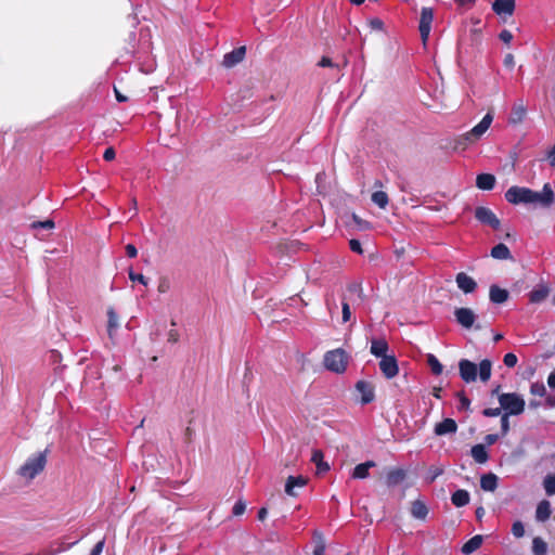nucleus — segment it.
Masks as SVG:
<instances>
[{
    "instance_id": "obj_54",
    "label": "nucleus",
    "mask_w": 555,
    "mask_h": 555,
    "mask_svg": "<svg viewBox=\"0 0 555 555\" xmlns=\"http://www.w3.org/2000/svg\"><path fill=\"white\" fill-rule=\"evenodd\" d=\"M319 66L321 67H335L336 65L332 62L330 57L323 56L319 62Z\"/></svg>"
},
{
    "instance_id": "obj_58",
    "label": "nucleus",
    "mask_w": 555,
    "mask_h": 555,
    "mask_svg": "<svg viewBox=\"0 0 555 555\" xmlns=\"http://www.w3.org/2000/svg\"><path fill=\"white\" fill-rule=\"evenodd\" d=\"M179 340V334L177 331L171 330L168 332V341L176 344Z\"/></svg>"
},
{
    "instance_id": "obj_53",
    "label": "nucleus",
    "mask_w": 555,
    "mask_h": 555,
    "mask_svg": "<svg viewBox=\"0 0 555 555\" xmlns=\"http://www.w3.org/2000/svg\"><path fill=\"white\" fill-rule=\"evenodd\" d=\"M459 399H460V409H463V410H466L469 408V404H470V401L468 398H466L463 393H459L457 395Z\"/></svg>"
},
{
    "instance_id": "obj_26",
    "label": "nucleus",
    "mask_w": 555,
    "mask_h": 555,
    "mask_svg": "<svg viewBox=\"0 0 555 555\" xmlns=\"http://www.w3.org/2000/svg\"><path fill=\"white\" fill-rule=\"evenodd\" d=\"M491 256L494 259H499V260L512 259V255H511V251H509L508 247L505 244H502V243L495 245L491 249Z\"/></svg>"
},
{
    "instance_id": "obj_1",
    "label": "nucleus",
    "mask_w": 555,
    "mask_h": 555,
    "mask_svg": "<svg viewBox=\"0 0 555 555\" xmlns=\"http://www.w3.org/2000/svg\"><path fill=\"white\" fill-rule=\"evenodd\" d=\"M505 198L514 205L534 203L543 207H550L554 203V193L548 183L544 184L541 193L528 188L512 186L506 191Z\"/></svg>"
},
{
    "instance_id": "obj_43",
    "label": "nucleus",
    "mask_w": 555,
    "mask_h": 555,
    "mask_svg": "<svg viewBox=\"0 0 555 555\" xmlns=\"http://www.w3.org/2000/svg\"><path fill=\"white\" fill-rule=\"evenodd\" d=\"M341 308H343V311H341V313H343V322L350 321V319H351V311H350V307H349V304L346 300V298H344V300H343Z\"/></svg>"
},
{
    "instance_id": "obj_24",
    "label": "nucleus",
    "mask_w": 555,
    "mask_h": 555,
    "mask_svg": "<svg viewBox=\"0 0 555 555\" xmlns=\"http://www.w3.org/2000/svg\"><path fill=\"white\" fill-rule=\"evenodd\" d=\"M483 538L480 534H477L469 539L463 546L462 552L466 555L472 554L473 552L477 551L481 544H482Z\"/></svg>"
},
{
    "instance_id": "obj_36",
    "label": "nucleus",
    "mask_w": 555,
    "mask_h": 555,
    "mask_svg": "<svg viewBox=\"0 0 555 555\" xmlns=\"http://www.w3.org/2000/svg\"><path fill=\"white\" fill-rule=\"evenodd\" d=\"M427 363L428 365L430 366L431 369V372L436 375H439L442 373V365L441 363L438 361V359L434 356V354H428L427 356Z\"/></svg>"
},
{
    "instance_id": "obj_50",
    "label": "nucleus",
    "mask_w": 555,
    "mask_h": 555,
    "mask_svg": "<svg viewBox=\"0 0 555 555\" xmlns=\"http://www.w3.org/2000/svg\"><path fill=\"white\" fill-rule=\"evenodd\" d=\"M499 37L503 42L509 43L513 39V34L509 30L504 29L500 33Z\"/></svg>"
},
{
    "instance_id": "obj_51",
    "label": "nucleus",
    "mask_w": 555,
    "mask_h": 555,
    "mask_svg": "<svg viewBox=\"0 0 555 555\" xmlns=\"http://www.w3.org/2000/svg\"><path fill=\"white\" fill-rule=\"evenodd\" d=\"M501 428L504 435L509 430V422L507 414H503V416L501 417Z\"/></svg>"
},
{
    "instance_id": "obj_61",
    "label": "nucleus",
    "mask_w": 555,
    "mask_h": 555,
    "mask_svg": "<svg viewBox=\"0 0 555 555\" xmlns=\"http://www.w3.org/2000/svg\"><path fill=\"white\" fill-rule=\"evenodd\" d=\"M547 384L550 387L555 388V370L548 375Z\"/></svg>"
},
{
    "instance_id": "obj_14",
    "label": "nucleus",
    "mask_w": 555,
    "mask_h": 555,
    "mask_svg": "<svg viewBox=\"0 0 555 555\" xmlns=\"http://www.w3.org/2000/svg\"><path fill=\"white\" fill-rule=\"evenodd\" d=\"M245 47H240L230 53H227L223 57V66L231 68L243 61L245 56Z\"/></svg>"
},
{
    "instance_id": "obj_16",
    "label": "nucleus",
    "mask_w": 555,
    "mask_h": 555,
    "mask_svg": "<svg viewBox=\"0 0 555 555\" xmlns=\"http://www.w3.org/2000/svg\"><path fill=\"white\" fill-rule=\"evenodd\" d=\"M492 10L498 14L512 15L515 10L514 0H495L492 4Z\"/></svg>"
},
{
    "instance_id": "obj_42",
    "label": "nucleus",
    "mask_w": 555,
    "mask_h": 555,
    "mask_svg": "<svg viewBox=\"0 0 555 555\" xmlns=\"http://www.w3.org/2000/svg\"><path fill=\"white\" fill-rule=\"evenodd\" d=\"M442 473H443L442 467H430L426 479L429 483H431Z\"/></svg>"
},
{
    "instance_id": "obj_27",
    "label": "nucleus",
    "mask_w": 555,
    "mask_h": 555,
    "mask_svg": "<svg viewBox=\"0 0 555 555\" xmlns=\"http://www.w3.org/2000/svg\"><path fill=\"white\" fill-rule=\"evenodd\" d=\"M411 514L417 519H425L428 514L427 506L420 500L412 502Z\"/></svg>"
},
{
    "instance_id": "obj_8",
    "label": "nucleus",
    "mask_w": 555,
    "mask_h": 555,
    "mask_svg": "<svg viewBox=\"0 0 555 555\" xmlns=\"http://www.w3.org/2000/svg\"><path fill=\"white\" fill-rule=\"evenodd\" d=\"M456 322L465 328H470L477 315L470 308H456L454 311Z\"/></svg>"
},
{
    "instance_id": "obj_10",
    "label": "nucleus",
    "mask_w": 555,
    "mask_h": 555,
    "mask_svg": "<svg viewBox=\"0 0 555 555\" xmlns=\"http://www.w3.org/2000/svg\"><path fill=\"white\" fill-rule=\"evenodd\" d=\"M379 369L384 376L388 379L398 375L399 367L395 356L384 357L379 361Z\"/></svg>"
},
{
    "instance_id": "obj_9",
    "label": "nucleus",
    "mask_w": 555,
    "mask_h": 555,
    "mask_svg": "<svg viewBox=\"0 0 555 555\" xmlns=\"http://www.w3.org/2000/svg\"><path fill=\"white\" fill-rule=\"evenodd\" d=\"M434 18L433 10L429 8H423L421 12V21H420V33L423 42L425 43L428 39L431 22Z\"/></svg>"
},
{
    "instance_id": "obj_21",
    "label": "nucleus",
    "mask_w": 555,
    "mask_h": 555,
    "mask_svg": "<svg viewBox=\"0 0 555 555\" xmlns=\"http://www.w3.org/2000/svg\"><path fill=\"white\" fill-rule=\"evenodd\" d=\"M489 297L490 300L494 304H503L508 299V292L499 287L498 285H491Z\"/></svg>"
},
{
    "instance_id": "obj_30",
    "label": "nucleus",
    "mask_w": 555,
    "mask_h": 555,
    "mask_svg": "<svg viewBox=\"0 0 555 555\" xmlns=\"http://www.w3.org/2000/svg\"><path fill=\"white\" fill-rule=\"evenodd\" d=\"M472 456L477 463L483 464L488 460V453L483 444H476L472 448Z\"/></svg>"
},
{
    "instance_id": "obj_56",
    "label": "nucleus",
    "mask_w": 555,
    "mask_h": 555,
    "mask_svg": "<svg viewBox=\"0 0 555 555\" xmlns=\"http://www.w3.org/2000/svg\"><path fill=\"white\" fill-rule=\"evenodd\" d=\"M126 253L129 257L134 258L138 255V250L134 245L128 244L126 246Z\"/></svg>"
},
{
    "instance_id": "obj_45",
    "label": "nucleus",
    "mask_w": 555,
    "mask_h": 555,
    "mask_svg": "<svg viewBox=\"0 0 555 555\" xmlns=\"http://www.w3.org/2000/svg\"><path fill=\"white\" fill-rule=\"evenodd\" d=\"M503 362L507 367H514L517 363V357L514 353H506Z\"/></svg>"
},
{
    "instance_id": "obj_35",
    "label": "nucleus",
    "mask_w": 555,
    "mask_h": 555,
    "mask_svg": "<svg viewBox=\"0 0 555 555\" xmlns=\"http://www.w3.org/2000/svg\"><path fill=\"white\" fill-rule=\"evenodd\" d=\"M388 195L383 191H376L372 194V202L384 209L388 205Z\"/></svg>"
},
{
    "instance_id": "obj_5",
    "label": "nucleus",
    "mask_w": 555,
    "mask_h": 555,
    "mask_svg": "<svg viewBox=\"0 0 555 555\" xmlns=\"http://www.w3.org/2000/svg\"><path fill=\"white\" fill-rule=\"evenodd\" d=\"M493 120V116L491 113H488L485 115V117L481 119V121L476 125L472 130L464 133L460 139L459 143L464 145V149L468 144H473L476 141H478L485 132L489 129L491 122Z\"/></svg>"
},
{
    "instance_id": "obj_28",
    "label": "nucleus",
    "mask_w": 555,
    "mask_h": 555,
    "mask_svg": "<svg viewBox=\"0 0 555 555\" xmlns=\"http://www.w3.org/2000/svg\"><path fill=\"white\" fill-rule=\"evenodd\" d=\"M551 516V504L548 501L543 500L538 504L535 518L538 521H545Z\"/></svg>"
},
{
    "instance_id": "obj_2",
    "label": "nucleus",
    "mask_w": 555,
    "mask_h": 555,
    "mask_svg": "<svg viewBox=\"0 0 555 555\" xmlns=\"http://www.w3.org/2000/svg\"><path fill=\"white\" fill-rule=\"evenodd\" d=\"M491 370L492 362L488 359L482 360L478 366L467 359H462L459 362L460 376L466 383L475 382L478 373L481 382H488L491 377Z\"/></svg>"
},
{
    "instance_id": "obj_60",
    "label": "nucleus",
    "mask_w": 555,
    "mask_h": 555,
    "mask_svg": "<svg viewBox=\"0 0 555 555\" xmlns=\"http://www.w3.org/2000/svg\"><path fill=\"white\" fill-rule=\"evenodd\" d=\"M547 159L552 167H555V147L548 152Z\"/></svg>"
},
{
    "instance_id": "obj_46",
    "label": "nucleus",
    "mask_w": 555,
    "mask_h": 555,
    "mask_svg": "<svg viewBox=\"0 0 555 555\" xmlns=\"http://www.w3.org/2000/svg\"><path fill=\"white\" fill-rule=\"evenodd\" d=\"M245 509H246V504L243 501H238L233 506V514L235 516H240L245 512Z\"/></svg>"
},
{
    "instance_id": "obj_6",
    "label": "nucleus",
    "mask_w": 555,
    "mask_h": 555,
    "mask_svg": "<svg viewBox=\"0 0 555 555\" xmlns=\"http://www.w3.org/2000/svg\"><path fill=\"white\" fill-rule=\"evenodd\" d=\"M348 363V356L343 349L328 351L324 356V365L335 373H343Z\"/></svg>"
},
{
    "instance_id": "obj_48",
    "label": "nucleus",
    "mask_w": 555,
    "mask_h": 555,
    "mask_svg": "<svg viewBox=\"0 0 555 555\" xmlns=\"http://www.w3.org/2000/svg\"><path fill=\"white\" fill-rule=\"evenodd\" d=\"M104 544H105V541L104 539L99 541L94 547L92 548L91 551V554L90 555H101V553L103 552V548H104Z\"/></svg>"
},
{
    "instance_id": "obj_55",
    "label": "nucleus",
    "mask_w": 555,
    "mask_h": 555,
    "mask_svg": "<svg viewBox=\"0 0 555 555\" xmlns=\"http://www.w3.org/2000/svg\"><path fill=\"white\" fill-rule=\"evenodd\" d=\"M103 157L107 162L113 160L115 158V150L113 147L106 149L105 152H104Z\"/></svg>"
},
{
    "instance_id": "obj_22",
    "label": "nucleus",
    "mask_w": 555,
    "mask_h": 555,
    "mask_svg": "<svg viewBox=\"0 0 555 555\" xmlns=\"http://www.w3.org/2000/svg\"><path fill=\"white\" fill-rule=\"evenodd\" d=\"M376 466L374 461H367L361 464H358L352 472V478L356 479H364L369 476V469Z\"/></svg>"
},
{
    "instance_id": "obj_11",
    "label": "nucleus",
    "mask_w": 555,
    "mask_h": 555,
    "mask_svg": "<svg viewBox=\"0 0 555 555\" xmlns=\"http://www.w3.org/2000/svg\"><path fill=\"white\" fill-rule=\"evenodd\" d=\"M455 282L457 284V287L462 289L465 294L473 293L477 287L476 281L469 275H467L465 272L457 273Z\"/></svg>"
},
{
    "instance_id": "obj_31",
    "label": "nucleus",
    "mask_w": 555,
    "mask_h": 555,
    "mask_svg": "<svg viewBox=\"0 0 555 555\" xmlns=\"http://www.w3.org/2000/svg\"><path fill=\"white\" fill-rule=\"evenodd\" d=\"M525 116H526V108L524 107V105L515 104L512 109L511 116H509V121L512 124H519L524 120Z\"/></svg>"
},
{
    "instance_id": "obj_62",
    "label": "nucleus",
    "mask_w": 555,
    "mask_h": 555,
    "mask_svg": "<svg viewBox=\"0 0 555 555\" xmlns=\"http://www.w3.org/2000/svg\"><path fill=\"white\" fill-rule=\"evenodd\" d=\"M168 288H169V284H168V282H166V281L160 282V283H159V285H158V291H159L160 293H165V292H167V291H168Z\"/></svg>"
},
{
    "instance_id": "obj_49",
    "label": "nucleus",
    "mask_w": 555,
    "mask_h": 555,
    "mask_svg": "<svg viewBox=\"0 0 555 555\" xmlns=\"http://www.w3.org/2000/svg\"><path fill=\"white\" fill-rule=\"evenodd\" d=\"M383 22L379 18H373L369 22V26L373 30H382L383 29Z\"/></svg>"
},
{
    "instance_id": "obj_38",
    "label": "nucleus",
    "mask_w": 555,
    "mask_h": 555,
    "mask_svg": "<svg viewBox=\"0 0 555 555\" xmlns=\"http://www.w3.org/2000/svg\"><path fill=\"white\" fill-rule=\"evenodd\" d=\"M544 489L548 495L555 494V474L547 475L544 479Z\"/></svg>"
},
{
    "instance_id": "obj_39",
    "label": "nucleus",
    "mask_w": 555,
    "mask_h": 555,
    "mask_svg": "<svg viewBox=\"0 0 555 555\" xmlns=\"http://www.w3.org/2000/svg\"><path fill=\"white\" fill-rule=\"evenodd\" d=\"M30 228L33 230H39V229L52 230V229H54V222L51 219H48L44 221H35L30 224Z\"/></svg>"
},
{
    "instance_id": "obj_12",
    "label": "nucleus",
    "mask_w": 555,
    "mask_h": 555,
    "mask_svg": "<svg viewBox=\"0 0 555 555\" xmlns=\"http://www.w3.org/2000/svg\"><path fill=\"white\" fill-rule=\"evenodd\" d=\"M307 483V478L302 476H289L285 483V493L289 496H297V488H302Z\"/></svg>"
},
{
    "instance_id": "obj_18",
    "label": "nucleus",
    "mask_w": 555,
    "mask_h": 555,
    "mask_svg": "<svg viewBox=\"0 0 555 555\" xmlns=\"http://www.w3.org/2000/svg\"><path fill=\"white\" fill-rule=\"evenodd\" d=\"M389 346L385 339H372L371 341V353L377 358L388 357L387 351Z\"/></svg>"
},
{
    "instance_id": "obj_15",
    "label": "nucleus",
    "mask_w": 555,
    "mask_h": 555,
    "mask_svg": "<svg viewBox=\"0 0 555 555\" xmlns=\"http://www.w3.org/2000/svg\"><path fill=\"white\" fill-rule=\"evenodd\" d=\"M550 292L547 285L539 284L529 293V301L531 304H540L547 298Z\"/></svg>"
},
{
    "instance_id": "obj_52",
    "label": "nucleus",
    "mask_w": 555,
    "mask_h": 555,
    "mask_svg": "<svg viewBox=\"0 0 555 555\" xmlns=\"http://www.w3.org/2000/svg\"><path fill=\"white\" fill-rule=\"evenodd\" d=\"M350 249L357 254H362L363 250H362V247H361V244L359 241L357 240H351L350 243Z\"/></svg>"
},
{
    "instance_id": "obj_44",
    "label": "nucleus",
    "mask_w": 555,
    "mask_h": 555,
    "mask_svg": "<svg viewBox=\"0 0 555 555\" xmlns=\"http://www.w3.org/2000/svg\"><path fill=\"white\" fill-rule=\"evenodd\" d=\"M129 279L133 282H139L143 285L147 284V280L143 274L134 273L132 270L129 271Z\"/></svg>"
},
{
    "instance_id": "obj_7",
    "label": "nucleus",
    "mask_w": 555,
    "mask_h": 555,
    "mask_svg": "<svg viewBox=\"0 0 555 555\" xmlns=\"http://www.w3.org/2000/svg\"><path fill=\"white\" fill-rule=\"evenodd\" d=\"M475 217L476 219L481 222L482 224L489 225L494 230L500 229L501 221L500 219L494 215V212L483 206H479L475 209Z\"/></svg>"
},
{
    "instance_id": "obj_4",
    "label": "nucleus",
    "mask_w": 555,
    "mask_h": 555,
    "mask_svg": "<svg viewBox=\"0 0 555 555\" xmlns=\"http://www.w3.org/2000/svg\"><path fill=\"white\" fill-rule=\"evenodd\" d=\"M499 402L507 415H519L525 410V400L515 392L499 395Z\"/></svg>"
},
{
    "instance_id": "obj_57",
    "label": "nucleus",
    "mask_w": 555,
    "mask_h": 555,
    "mask_svg": "<svg viewBox=\"0 0 555 555\" xmlns=\"http://www.w3.org/2000/svg\"><path fill=\"white\" fill-rule=\"evenodd\" d=\"M504 65L507 66V67H514L515 65V59H514V55L508 53L505 55L504 57Z\"/></svg>"
},
{
    "instance_id": "obj_41",
    "label": "nucleus",
    "mask_w": 555,
    "mask_h": 555,
    "mask_svg": "<svg viewBox=\"0 0 555 555\" xmlns=\"http://www.w3.org/2000/svg\"><path fill=\"white\" fill-rule=\"evenodd\" d=\"M512 533L516 538H522L525 535V527L521 521L517 520L512 526Z\"/></svg>"
},
{
    "instance_id": "obj_47",
    "label": "nucleus",
    "mask_w": 555,
    "mask_h": 555,
    "mask_svg": "<svg viewBox=\"0 0 555 555\" xmlns=\"http://www.w3.org/2000/svg\"><path fill=\"white\" fill-rule=\"evenodd\" d=\"M501 410H503L501 406L500 408H494V409H485L483 410V415L485 416H488V417H495V416H499L501 414Z\"/></svg>"
},
{
    "instance_id": "obj_25",
    "label": "nucleus",
    "mask_w": 555,
    "mask_h": 555,
    "mask_svg": "<svg viewBox=\"0 0 555 555\" xmlns=\"http://www.w3.org/2000/svg\"><path fill=\"white\" fill-rule=\"evenodd\" d=\"M480 487L485 491H494L498 487V477L496 475L489 473L481 477Z\"/></svg>"
},
{
    "instance_id": "obj_19",
    "label": "nucleus",
    "mask_w": 555,
    "mask_h": 555,
    "mask_svg": "<svg viewBox=\"0 0 555 555\" xmlns=\"http://www.w3.org/2000/svg\"><path fill=\"white\" fill-rule=\"evenodd\" d=\"M107 334L111 339L114 338L115 332L119 327V318L113 307L107 309Z\"/></svg>"
},
{
    "instance_id": "obj_3",
    "label": "nucleus",
    "mask_w": 555,
    "mask_h": 555,
    "mask_svg": "<svg viewBox=\"0 0 555 555\" xmlns=\"http://www.w3.org/2000/svg\"><path fill=\"white\" fill-rule=\"evenodd\" d=\"M49 449L35 453L18 468L17 474L23 479L31 481L37 475L44 470L48 462Z\"/></svg>"
},
{
    "instance_id": "obj_34",
    "label": "nucleus",
    "mask_w": 555,
    "mask_h": 555,
    "mask_svg": "<svg viewBox=\"0 0 555 555\" xmlns=\"http://www.w3.org/2000/svg\"><path fill=\"white\" fill-rule=\"evenodd\" d=\"M532 553L533 555H546L547 553V544L540 537L532 540Z\"/></svg>"
},
{
    "instance_id": "obj_29",
    "label": "nucleus",
    "mask_w": 555,
    "mask_h": 555,
    "mask_svg": "<svg viewBox=\"0 0 555 555\" xmlns=\"http://www.w3.org/2000/svg\"><path fill=\"white\" fill-rule=\"evenodd\" d=\"M469 493L462 489L456 490L451 496L452 503L457 507L467 505L469 503Z\"/></svg>"
},
{
    "instance_id": "obj_40",
    "label": "nucleus",
    "mask_w": 555,
    "mask_h": 555,
    "mask_svg": "<svg viewBox=\"0 0 555 555\" xmlns=\"http://www.w3.org/2000/svg\"><path fill=\"white\" fill-rule=\"evenodd\" d=\"M530 392L533 396L543 397L545 395V392H546V388H545L543 383H533L530 386Z\"/></svg>"
},
{
    "instance_id": "obj_64",
    "label": "nucleus",
    "mask_w": 555,
    "mask_h": 555,
    "mask_svg": "<svg viewBox=\"0 0 555 555\" xmlns=\"http://www.w3.org/2000/svg\"><path fill=\"white\" fill-rule=\"evenodd\" d=\"M268 511L267 508L262 507L258 512V518L259 520H263L267 517Z\"/></svg>"
},
{
    "instance_id": "obj_23",
    "label": "nucleus",
    "mask_w": 555,
    "mask_h": 555,
    "mask_svg": "<svg viewBox=\"0 0 555 555\" xmlns=\"http://www.w3.org/2000/svg\"><path fill=\"white\" fill-rule=\"evenodd\" d=\"M495 184V177L490 173H480L477 176L476 185L481 190H492Z\"/></svg>"
},
{
    "instance_id": "obj_33",
    "label": "nucleus",
    "mask_w": 555,
    "mask_h": 555,
    "mask_svg": "<svg viewBox=\"0 0 555 555\" xmlns=\"http://www.w3.org/2000/svg\"><path fill=\"white\" fill-rule=\"evenodd\" d=\"M313 542H314L313 555H324L325 541H324L322 533H320L319 531H314Z\"/></svg>"
},
{
    "instance_id": "obj_17",
    "label": "nucleus",
    "mask_w": 555,
    "mask_h": 555,
    "mask_svg": "<svg viewBox=\"0 0 555 555\" xmlns=\"http://www.w3.org/2000/svg\"><path fill=\"white\" fill-rule=\"evenodd\" d=\"M457 430V425L452 418H444L442 422L436 424L435 434L443 436L448 434H454Z\"/></svg>"
},
{
    "instance_id": "obj_37",
    "label": "nucleus",
    "mask_w": 555,
    "mask_h": 555,
    "mask_svg": "<svg viewBox=\"0 0 555 555\" xmlns=\"http://www.w3.org/2000/svg\"><path fill=\"white\" fill-rule=\"evenodd\" d=\"M348 292L350 294H354L358 296V298L362 301L364 299L363 288L361 283L359 282H352L347 287Z\"/></svg>"
},
{
    "instance_id": "obj_63",
    "label": "nucleus",
    "mask_w": 555,
    "mask_h": 555,
    "mask_svg": "<svg viewBox=\"0 0 555 555\" xmlns=\"http://www.w3.org/2000/svg\"><path fill=\"white\" fill-rule=\"evenodd\" d=\"M498 440V435H488L486 436V441L488 444H493Z\"/></svg>"
},
{
    "instance_id": "obj_32",
    "label": "nucleus",
    "mask_w": 555,
    "mask_h": 555,
    "mask_svg": "<svg viewBox=\"0 0 555 555\" xmlns=\"http://www.w3.org/2000/svg\"><path fill=\"white\" fill-rule=\"evenodd\" d=\"M323 452L321 450H313L311 461L317 465L319 472H327L330 466L323 461Z\"/></svg>"
},
{
    "instance_id": "obj_59",
    "label": "nucleus",
    "mask_w": 555,
    "mask_h": 555,
    "mask_svg": "<svg viewBox=\"0 0 555 555\" xmlns=\"http://www.w3.org/2000/svg\"><path fill=\"white\" fill-rule=\"evenodd\" d=\"M481 29L478 27H474L470 30L472 41L476 42L479 40Z\"/></svg>"
},
{
    "instance_id": "obj_13",
    "label": "nucleus",
    "mask_w": 555,
    "mask_h": 555,
    "mask_svg": "<svg viewBox=\"0 0 555 555\" xmlns=\"http://www.w3.org/2000/svg\"><path fill=\"white\" fill-rule=\"evenodd\" d=\"M356 389L361 393V401L363 404L370 403L374 400V386L365 380H359L356 384Z\"/></svg>"
},
{
    "instance_id": "obj_20",
    "label": "nucleus",
    "mask_w": 555,
    "mask_h": 555,
    "mask_svg": "<svg viewBox=\"0 0 555 555\" xmlns=\"http://www.w3.org/2000/svg\"><path fill=\"white\" fill-rule=\"evenodd\" d=\"M406 477V473L402 468H395L388 472L386 476V483L388 487H395L401 483Z\"/></svg>"
}]
</instances>
